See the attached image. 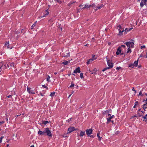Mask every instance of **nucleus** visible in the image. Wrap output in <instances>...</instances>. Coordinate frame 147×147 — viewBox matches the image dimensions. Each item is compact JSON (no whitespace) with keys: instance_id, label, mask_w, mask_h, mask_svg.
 Wrapping results in <instances>:
<instances>
[{"instance_id":"f257e3e1","label":"nucleus","mask_w":147,"mask_h":147,"mask_svg":"<svg viewBox=\"0 0 147 147\" xmlns=\"http://www.w3.org/2000/svg\"><path fill=\"white\" fill-rule=\"evenodd\" d=\"M107 62L108 65L109 67H106V68L102 70V71L103 72L104 71H105L108 69H109L110 68H112L113 67V64L112 63L110 62V60L107 59Z\"/></svg>"},{"instance_id":"f03ea898","label":"nucleus","mask_w":147,"mask_h":147,"mask_svg":"<svg viewBox=\"0 0 147 147\" xmlns=\"http://www.w3.org/2000/svg\"><path fill=\"white\" fill-rule=\"evenodd\" d=\"M6 67V65L0 66V74H1L4 72Z\"/></svg>"},{"instance_id":"7ed1b4c3","label":"nucleus","mask_w":147,"mask_h":147,"mask_svg":"<svg viewBox=\"0 0 147 147\" xmlns=\"http://www.w3.org/2000/svg\"><path fill=\"white\" fill-rule=\"evenodd\" d=\"M129 48L130 47L133 48L134 46V43L133 42H127L124 43Z\"/></svg>"},{"instance_id":"20e7f679","label":"nucleus","mask_w":147,"mask_h":147,"mask_svg":"<svg viewBox=\"0 0 147 147\" xmlns=\"http://www.w3.org/2000/svg\"><path fill=\"white\" fill-rule=\"evenodd\" d=\"M45 133L46 135L52 137V134H51V131L49 130V128H45Z\"/></svg>"},{"instance_id":"39448f33","label":"nucleus","mask_w":147,"mask_h":147,"mask_svg":"<svg viewBox=\"0 0 147 147\" xmlns=\"http://www.w3.org/2000/svg\"><path fill=\"white\" fill-rule=\"evenodd\" d=\"M76 130V129L74 127H70L68 128V129L67 134L71 133L73 131L75 130Z\"/></svg>"},{"instance_id":"423d86ee","label":"nucleus","mask_w":147,"mask_h":147,"mask_svg":"<svg viewBox=\"0 0 147 147\" xmlns=\"http://www.w3.org/2000/svg\"><path fill=\"white\" fill-rule=\"evenodd\" d=\"M92 131L93 130L92 129H87L86 131V134L87 135L89 136L92 134Z\"/></svg>"},{"instance_id":"0eeeda50","label":"nucleus","mask_w":147,"mask_h":147,"mask_svg":"<svg viewBox=\"0 0 147 147\" xmlns=\"http://www.w3.org/2000/svg\"><path fill=\"white\" fill-rule=\"evenodd\" d=\"M27 91L30 94H35L33 90H31V88H30L27 87Z\"/></svg>"},{"instance_id":"6e6552de","label":"nucleus","mask_w":147,"mask_h":147,"mask_svg":"<svg viewBox=\"0 0 147 147\" xmlns=\"http://www.w3.org/2000/svg\"><path fill=\"white\" fill-rule=\"evenodd\" d=\"M81 71L80 70V68L79 67H78L75 69L74 71V73L76 74L77 73H80V72Z\"/></svg>"},{"instance_id":"1a4fd4ad","label":"nucleus","mask_w":147,"mask_h":147,"mask_svg":"<svg viewBox=\"0 0 147 147\" xmlns=\"http://www.w3.org/2000/svg\"><path fill=\"white\" fill-rule=\"evenodd\" d=\"M121 52V47H119L117 49V51L116 52V54L117 55H118Z\"/></svg>"},{"instance_id":"9d476101","label":"nucleus","mask_w":147,"mask_h":147,"mask_svg":"<svg viewBox=\"0 0 147 147\" xmlns=\"http://www.w3.org/2000/svg\"><path fill=\"white\" fill-rule=\"evenodd\" d=\"M118 30L119 31V32L118 35L119 36L122 35H123V32H124V29Z\"/></svg>"},{"instance_id":"9b49d317","label":"nucleus","mask_w":147,"mask_h":147,"mask_svg":"<svg viewBox=\"0 0 147 147\" xmlns=\"http://www.w3.org/2000/svg\"><path fill=\"white\" fill-rule=\"evenodd\" d=\"M85 135V131H81L80 132V135L79 136L80 137H82L83 136Z\"/></svg>"},{"instance_id":"f8f14e48","label":"nucleus","mask_w":147,"mask_h":147,"mask_svg":"<svg viewBox=\"0 0 147 147\" xmlns=\"http://www.w3.org/2000/svg\"><path fill=\"white\" fill-rule=\"evenodd\" d=\"M5 46L7 47V48H8V49H11L12 48V47H10L9 46V42H7L5 44Z\"/></svg>"},{"instance_id":"ddd939ff","label":"nucleus","mask_w":147,"mask_h":147,"mask_svg":"<svg viewBox=\"0 0 147 147\" xmlns=\"http://www.w3.org/2000/svg\"><path fill=\"white\" fill-rule=\"evenodd\" d=\"M48 9H47V10H46L45 12H46V13L44 15L42 16V17H41L42 18L46 17V16H47V15H48L49 14V12L48 11Z\"/></svg>"},{"instance_id":"4468645a","label":"nucleus","mask_w":147,"mask_h":147,"mask_svg":"<svg viewBox=\"0 0 147 147\" xmlns=\"http://www.w3.org/2000/svg\"><path fill=\"white\" fill-rule=\"evenodd\" d=\"M89 8V6L88 5H85V6L83 7L82 8H80L79 10H80L81 9H84L86 8Z\"/></svg>"},{"instance_id":"2eb2a0df","label":"nucleus","mask_w":147,"mask_h":147,"mask_svg":"<svg viewBox=\"0 0 147 147\" xmlns=\"http://www.w3.org/2000/svg\"><path fill=\"white\" fill-rule=\"evenodd\" d=\"M99 135H100L99 133H98L97 134V136L98 139V140L99 141H100L101 140L102 138L100 137Z\"/></svg>"},{"instance_id":"dca6fc26","label":"nucleus","mask_w":147,"mask_h":147,"mask_svg":"<svg viewBox=\"0 0 147 147\" xmlns=\"http://www.w3.org/2000/svg\"><path fill=\"white\" fill-rule=\"evenodd\" d=\"M138 60L135 61L133 63L136 67H137L138 65Z\"/></svg>"},{"instance_id":"f3484780","label":"nucleus","mask_w":147,"mask_h":147,"mask_svg":"<svg viewBox=\"0 0 147 147\" xmlns=\"http://www.w3.org/2000/svg\"><path fill=\"white\" fill-rule=\"evenodd\" d=\"M111 118L110 117H108L107 118V124L109 123L111 121Z\"/></svg>"},{"instance_id":"a211bd4d","label":"nucleus","mask_w":147,"mask_h":147,"mask_svg":"<svg viewBox=\"0 0 147 147\" xmlns=\"http://www.w3.org/2000/svg\"><path fill=\"white\" fill-rule=\"evenodd\" d=\"M9 65L11 67L10 68H11L12 67H13L14 66V63L13 62L9 63Z\"/></svg>"},{"instance_id":"6ab92c4d","label":"nucleus","mask_w":147,"mask_h":147,"mask_svg":"<svg viewBox=\"0 0 147 147\" xmlns=\"http://www.w3.org/2000/svg\"><path fill=\"white\" fill-rule=\"evenodd\" d=\"M135 66L134 63L131 64H129L128 67H131L132 68H134Z\"/></svg>"},{"instance_id":"aec40b11","label":"nucleus","mask_w":147,"mask_h":147,"mask_svg":"<svg viewBox=\"0 0 147 147\" xmlns=\"http://www.w3.org/2000/svg\"><path fill=\"white\" fill-rule=\"evenodd\" d=\"M69 63V61H64V62H63L62 63L64 65H67Z\"/></svg>"},{"instance_id":"412c9836","label":"nucleus","mask_w":147,"mask_h":147,"mask_svg":"<svg viewBox=\"0 0 147 147\" xmlns=\"http://www.w3.org/2000/svg\"><path fill=\"white\" fill-rule=\"evenodd\" d=\"M97 70L95 68L94 69H93V71L92 73V74H96V72H97Z\"/></svg>"},{"instance_id":"4be33fe9","label":"nucleus","mask_w":147,"mask_h":147,"mask_svg":"<svg viewBox=\"0 0 147 147\" xmlns=\"http://www.w3.org/2000/svg\"><path fill=\"white\" fill-rule=\"evenodd\" d=\"M36 23V22H35L34 24L31 26V29H32L34 28V27L35 26Z\"/></svg>"},{"instance_id":"5701e85b","label":"nucleus","mask_w":147,"mask_h":147,"mask_svg":"<svg viewBox=\"0 0 147 147\" xmlns=\"http://www.w3.org/2000/svg\"><path fill=\"white\" fill-rule=\"evenodd\" d=\"M117 29H118V30L123 29L122 28H121V26L120 25H119L117 27Z\"/></svg>"},{"instance_id":"b1692460","label":"nucleus","mask_w":147,"mask_h":147,"mask_svg":"<svg viewBox=\"0 0 147 147\" xmlns=\"http://www.w3.org/2000/svg\"><path fill=\"white\" fill-rule=\"evenodd\" d=\"M131 52V49L129 47V48L127 49V53H130Z\"/></svg>"},{"instance_id":"393cba45","label":"nucleus","mask_w":147,"mask_h":147,"mask_svg":"<svg viewBox=\"0 0 147 147\" xmlns=\"http://www.w3.org/2000/svg\"><path fill=\"white\" fill-rule=\"evenodd\" d=\"M102 7V5H101V6H98V7H97L95 11H96L98 9H100L101 7Z\"/></svg>"},{"instance_id":"a878e982","label":"nucleus","mask_w":147,"mask_h":147,"mask_svg":"<svg viewBox=\"0 0 147 147\" xmlns=\"http://www.w3.org/2000/svg\"><path fill=\"white\" fill-rule=\"evenodd\" d=\"M43 123L44 125H46L47 123H49V122L47 121H43Z\"/></svg>"},{"instance_id":"bb28decb","label":"nucleus","mask_w":147,"mask_h":147,"mask_svg":"<svg viewBox=\"0 0 147 147\" xmlns=\"http://www.w3.org/2000/svg\"><path fill=\"white\" fill-rule=\"evenodd\" d=\"M55 92H51V93L50 94V96H51L53 97V96L55 94Z\"/></svg>"},{"instance_id":"cd10ccee","label":"nucleus","mask_w":147,"mask_h":147,"mask_svg":"<svg viewBox=\"0 0 147 147\" xmlns=\"http://www.w3.org/2000/svg\"><path fill=\"white\" fill-rule=\"evenodd\" d=\"M50 78V77L49 76H48L47 78V80L48 82H51L50 80H49V79Z\"/></svg>"},{"instance_id":"c85d7f7f","label":"nucleus","mask_w":147,"mask_h":147,"mask_svg":"<svg viewBox=\"0 0 147 147\" xmlns=\"http://www.w3.org/2000/svg\"><path fill=\"white\" fill-rule=\"evenodd\" d=\"M38 134L39 135H42V131L40 130H39L38 132Z\"/></svg>"},{"instance_id":"c756f323","label":"nucleus","mask_w":147,"mask_h":147,"mask_svg":"<svg viewBox=\"0 0 147 147\" xmlns=\"http://www.w3.org/2000/svg\"><path fill=\"white\" fill-rule=\"evenodd\" d=\"M128 31V29L127 28H126L125 29V30H124V33L125 34H126L127 32Z\"/></svg>"},{"instance_id":"7c9ffc66","label":"nucleus","mask_w":147,"mask_h":147,"mask_svg":"<svg viewBox=\"0 0 147 147\" xmlns=\"http://www.w3.org/2000/svg\"><path fill=\"white\" fill-rule=\"evenodd\" d=\"M142 117L143 119H144V120L143 121H145V122H146L147 123V118L146 117H144V116Z\"/></svg>"},{"instance_id":"2f4dec72","label":"nucleus","mask_w":147,"mask_h":147,"mask_svg":"<svg viewBox=\"0 0 147 147\" xmlns=\"http://www.w3.org/2000/svg\"><path fill=\"white\" fill-rule=\"evenodd\" d=\"M144 5V4L143 3V2L142 1L140 3V6L141 7H142Z\"/></svg>"},{"instance_id":"473e14b6","label":"nucleus","mask_w":147,"mask_h":147,"mask_svg":"<svg viewBox=\"0 0 147 147\" xmlns=\"http://www.w3.org/2000/svg\"><path fill=\"white\" fill-rule=\"evenodd\" d=\"M83 75V73H81L80 74V77L82 79L84 78Z\"/></svg>"},{"instance_id":"72a5a7b5","label":"nucleus","mask_w":147,"mask_h":147,"mask_svg":"<svg viewBox=\"0 0 147 147\" xmlns=\"http://www.w3.org/2000/svg\"><path fill=\"white\" fill-rule=\"evenodd\" d=\"M143 108L144 110L147 108L146 106L145 105H143Z\"/></svg>"},{"instance_id":"f704fd0d","label":"nucleus","mask_w":147,"mask_h":147,"mask_svg":"<svg viewBox=\"0 0 147 147\" xmlns=\"http://www.w3.org/2000/svg\"><path fill=\"white\" fill-rule=\"evenodd\" d=\"M95 6H96L95 4H93L92 5H89V7H95Z\"/></svg>"},{"instance_id":"c9c22d12","label":"nucleus","mask_w":147,"mask_h":147,"mask_svg":"<svg viewBox=\"0 0 147 147\" xmlns=\"http://www.w3.org/2000/svg\"><path fill=\"white\" fill-rule=\"evenodd\" d=\"M38 124H40V125H42V124H43V121H42L39 122Z\"/></svg>"},{"instance_id":"e433bc0d","label":"nucleus","mask_w":147,"mask_h":147,"mask_svg":"<svg viewBox=\"0 0 147 147\" xmlns=\"http://www.w3.org/2000/svg\"><path fill=\"white\" fill-rule=\"evenodd\" d=\"M92 59H93V60H95L96 59V57H95V55H93L92 56Z\"/></svg>"},{"instance_id":"4c0bfd02","label":"nucleus","mask_w":147,"mask_h":147,"mask_svg":"<svg viewBox=\"0 0 147 147\" xmlns=\"http://www.w3.org/2000/svg\"><path fill=\"white\" fill-rule=\"evenodd\" d=\"M69 54V53H66V55H65L64 56L65 57H67L68 56H70V55Z\"/></svg>"},{"instance_id":"58836bf2","label":"nucleus","mask_w":147,"mask_h":147,"mask_svg":"<svg viewBox=\"0 0 147 147\" xmlns=\"http://www.w3.org/2000/svg\"><path fill=\"white\" fill-rule=\"evenodd\" d=\"M74 84L71 83V85L70 86V87L71 88V87H74Z\"/></svg>"},{"instance_id":"ea45409f","label":"nucleus","mask_w":147,"mask_h":147,"mask_svg":"<svg viewBox=\"0 0 147 147\" xmlns=\"http://www.w3.org/2000/svg\"><path fill=\"white\" fill-rule=\"evenodd\" d=\"M139 96H143V94H142V92L141 91H140L139 94Z\"/></svg>"},{"instance_id":"a19ab883","label":"nucleus","mask_w":147,"mask_h":147,"mask_svg":"<svg viewBox=\"0 0 147 147\" xmlns=\"http://www.w3.org/2000/svg\"><path fill=\"white\" fill-rule=\"evenodd\" d=\"M42 135H45V129L44 131H42Z\"/></svg>"},{"instance_id":"79ce46f5","label":"nucleus","mask_w":147,"mask_h":147,"mask_svg":"<svg viewBox=\"0 0 147 147\" xmlns=\"http://www.w3.org/2000/svg\"><path fill=\"white\" fill-rule=\"evenodd\" d=\"M138 104V101H136L135 102V105H137Z\"/></svg>"},{"instance_id":"37998d69","label":"nucleus","mask_w":147,"mask_h":147,"mask_svg":"<svg viewBox=\"0 0 147 147\" xmlns=\"http://www.w3.org/2000/svg\"><path fill=\"white\" fill-rule=\"evenodd\" d=\"M4 122H5L4 121H0V125H1L2 124L4 123Z\"/></svg>"},{"instance_id":"c03bdc74","label":"nucleus","mask_w":147,"mask_h":147,"mask_svg":"<svg viewBox=\"0 0 147 147\" xmlns=\"http://www.w3.org/2000/svg\"><path fill=\"white\" fill-rule=\"evenodd\" d=\"M3 138V136H1V138H0V142H2V139Z\"/></svg>"},{"instance_id":"a18cd8bd","label":"nucleus","mask_w":147,"mask_h":147,"mask_svg":"<svg viewBox=\"0 0 147 147\" xmlns=\"http://www.w3.org/2000/svg\"><path fill=\"white\" fill-rule=\"evenodd\" d=\"M93 59H91L89 60V61L90 62V63H91L92 62L94 61Z\"/></svg>"},{"instance_id":"49530a36","label":"nucleus","mask_w":147,"mask_h":147,"mask_svg":"<svg viewBox=\"0 0 147 147\" xmlns=\"http://www.w3.org/2000/svg\"><path fill=\"white\" fill-rule=\"evenodd\" d=\"M71 118H70L69 119H68L67 120V122L68 123H69L71 121Z\"/></svg>"},{"instance_id":"de8ad7c7","label":"nucleus","mask_w":147,"mask_h":147,"mask_svg":"<svg viewBox=\"0 0 147 147\" xmlns=\"http://www.w3.org/2000/svg\"><path fill=\"white\" fill-rule=\"evenodd\" d=\"M145 48V45H144L143 46H141L140 47V48L141 49H142L143 48Z\"/></svg>"},{"instance_id":"09e8293b","label":"nucleus","mask_w":147,"mask_h":147,"mask_svg":"<svg viewBox=\"0 0 147 147\" xmlns=\"http://www.w3.org/2000/svg\"><path fill=\"white\" fill-rule=\"evenodd\" d=\"M146 0H144L143 2V3H144V5H146Z\"/></svg>"},{"instance_id":"8fccbe9b","label":"nucleus","mask_w":147,"mask_h":147,"mask_svg":"<svg viewBox=\"0 0 147 147\" xmlns=\"http://www.w3.org/2000/svg\"><path fill=\"white\" fill-rule=\"evenodd\" d=\"M137 113L138 114V115L139 117H140L142 116V115L139 113V112H137Z\"/></svg>"},{"instance_id":"3c124183","label":"nucleus","mask_w":147,"mask_h":147,"mask_svg":"<svg viewBox=\"0 0 147 147\" xmlns=\"http://www.w3.org/2000/svg\"><path fill=\"white\" fill-rule=\"evenodd\" d=\"M121 67H117L116 68V69L117 70H119L121 69Z\"/></svg>"},{"instance_id":"603ef678","label":"nucleus","mask_w":147,"mask_h":147,"mask_svg":"<svg viewBox=\"0 0 147 147\" xmlns=\"http://www.w3.org/2000/svg\"><path fill=\"white\" fill-rule=\"evenodd\" d=\"M7 97L9 98H12V96L11 95H9L7 96Z\"/></svg>"},{"instance_id":"864d4df0","label":"nucleus","mask_w":147,"mask_h":147,"mask_svg":"<svg viewBox=\"0 0 147 147\" xmlns=\"http://www.w3.org/2000/svg\"><path fill=\"white\" fill-rule=\"evenodd\" d=\"M144 56L142 54H140V57H144Z\"/></svg>"},{"instance_id":"5fc2aeb1","label":"nucleus","mask_w":147,"mask_h":147,"mask_svg":"<svg viewBox=\"0 0 147 147\" xmlns=\"http://www.w3.org/2000/svg\"><path fill=\"white\" fill-rule=\"evenodd\" d=\"M86 63L87 64H88V65L89 64H90V62L88 60L87 62H86Z\"/></svg>"},{"instance_id":"6e6d98bb","label":"nucleus","mask_w":147,"mask_h":147,"mask_svg":"<svg viewBox=\"0 0 147 147\" xmlns=\"http://www.w3.org/2000/svg\"><path fill=\"white\" fill-rule=\"evenodd\" d=\"M121 47H123V48H125V46L124 45H122L121 46Z\"/></svg>"},{"instance_id":"4d7b16f0","label":"nucleus","mask_w":147,"mask_h":147,"mask_svg":"<svg viewBox=\"0 0 147 147\" xmlns=\"http://www.w3.org/2000/svg\"><path fill=\"white\" fill-rule=\"evenodd\" d=\"M70 2V4H72L73 3H74L75 2L71 1Z\"/></svg>"},{"instance_id":"13d9d810","label":"nucleus","mask_w":147,"mask_h":147,"mask_svg":"<svg viewBox=\"0 0 147 147\" xmlns=\"http://www.w3.org/2000/svg\"><path fill=\"white\" fill-rule=\"evenodd\" d=\"M57 2H58V3H59L61 4V1H58V0H57Z\"/></svg>"},{"instance_id":"bf43d9fd","label":"nucleus","mask_w":147,"mask_h":147,"mask_svg":"<svg viewBox=\"0 0 147 147\" xmlns=\"http://www.w3.org/2000/svg\"><path fill=\"white\" fill-rule=\"evenodd\" d=\"M115 116L114 115H112V116H111V117H110V118H111V119L112 118L114 117Z\"/></svg>"},{"instance_id":"052dcab7","label":"nucleus","mask_w":147,"mask_h":147,"mask_svg":"<svg viewBox=\"0 0 147 147\" xmlns=\"http://www.w3.org/2000/svg\"><path fill=\"white\" fill-rule=\"evenodd\" d=\"M40 94L42 96H44V94H43L42 93H40Z\"/></svg>"},{"instance_id":"680f3d73","label":"nucleus","mask_w":147,"mask_h":147,"mask_svg":"<svg viewBox=\"0 0 147 147\" xmlns=\"http://www.w3.org/2000/svg\"><path fill=\"white\" fill-rule=\"evenodd\" d=\"M132 91H135V88H134H134H132Z\"/></svg>"},{"instance_id":"e2e57ef3","label":"nucleus","mask_w":147,"mask_h":147,"mask_svg":"<svg viewBox=\"0 0 147 147\" xmlns=\"http://www.w3.org/2000/svg\"><path fill=\"white\" fill-rule=\"evenodd\" d=\"M108 116L109 117H111V114H108Z\"/></svg>"},{"instance_id":"0e129e2a","label":"nucleus","mask_w":147,"mask_h":147,"mask_svg":"<svg viewBox=\"0 0 147 147\" xmlns=\"http://www.w3.org/2000/svg\"><path fill=\"white\" fill-rule=\"evenodd\" d=\"M6 122H7L8 121V118H6Z\"/></svg>"},{"instance_id":"69168bd1","label":"nucleus","mask_w":147,"mask_h":147,"mask_svg":"<svg viewBox=\"0 0 147 147\" xmlns=\"http://www.w3.org/2000/svg\"><path fill=\"white\" fill-rule=\"evenodd\" d=\"M132 29V28H130L128 29V31H131V30Z\"/></svg>"},{"instance_id":"338daca9","label":"nucleus","mask_w":147,"mask_h":147,"mask_svg":"<svg viewBox=\"0 0 147 147\" xmlns=\"http://www.w3.org/2000/svg\"><path fill=\"white\" fill-rule=\"evenodd\" d=\"M7 67H9V66H10V65H9V63L8 64H7Z\"/></svg>"},{"instance_id":"774afa93","label":"nucleus","mask_w":147,"mask_h":147,"mask_svg":"<svg viewBox=\"0 0 147 147\" xmlns=\"http://www.w3.org/2000/svg\"><path fill=\"white\" fill-rule=\"evenodd\" d=\"M145 58H147V53H146V56Z\"/></svg>"}]
</instances>
